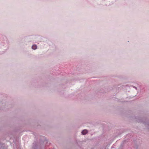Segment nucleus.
I'll use <instances>...</instances> for the list:
<instances>
[{
  "mask_svg": "<svg viewBox=\"0 0 149 149\" xmlns=\"http://www.w3.org/2000/svg\"><path fill=\"white\" fill-rule=\"evenodd\" d=\"M133 87L135 88L136 90L137 89V88H136V87H135V86H134Z\"/></svg>",
  "mask_w": 149,
  "mask_h": 149,
  "instance_id": "39448f33",
  "label": "nucleus"
},
{
  "mask_svg": "<svg viewBox=\"0 0 149 149\" xmlns=\"http://www.w3.org/2000/svg\"><path fill=\"white\" fill-rule=\"evenodd\" d=\"M40 143L41 144H46L47 143V141L45 137L42 136L40 139Z\"/></svg>",
  "mask_w": 149,
  "mask_h": 149,
  "instance_id": "f257e3e1",
  "label": "nucleus"
},
{
  "mask_svg": "<svg viewBox=\"0 0 149 149\" xmlns=\"http://www.w3.org/2000/svg\"><path fill=\"white\" fill-rule=\"evenodd\" d=\"M87 132V131L86 130H83L81 132V133L83 135L86 134Z\"/></svg>",
  "mask_w": 149,
  "mask_h": 149,
  "instance_id": "7ed1b4c3",
  "label": "nucleus"
},
{
  "mask_svg": "<svg viewBox=\"0 0 149 149\" xmlns=\"http://www.w3.org/2000/svg\"><path fill=\"white\" fill-rule=\"evenodd\" d=\"M143 123L145 126V127L146 128L149 129V121L148 120H146L144 121Z\"/></svg>",
  "mask_w": 149,
  "mask_h": 149,
  "instance_id": "f03ea898",
  "label": "nucleus"
},
{
  "mask_svg": "<svg viewBox=\"0 0 149 149\" xmlns=\"http://www.w3.org/2000/svg\"><path fill=\"white\" fill-rule=\"evenodd\" d=\"M32 48L33 49H36L37 48V46L36 45H33L32 46Z\"/></svg>",
  "mask_w": 149,
  "mask_h": 149,
  "instance_id": "20e7f679",
  "label": "nucleus"
}]
</instances>
